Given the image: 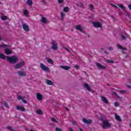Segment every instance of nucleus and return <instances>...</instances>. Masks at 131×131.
<instances>
[{
	"label": "nucleus",
	"instance_id": "obj_15",
	"mask_svg": "<svg viewBox=\"0 0 131 131\" xmlns=\"http://www.w3.org/2000/svg\"><path fill=\"white\" fill-rule=\"evenodd\" d=\"M41 21L42 23H43V24H47V18L42 16V15H41Z\"/></svg>",
	"mask_w": 131,
	"mask_h": 131
},
{
	"label": "nucleus",
	"instance_id": "obj_5",
	"mask_svg": "<svg viewBox=\"0 0 131 131\" xmlns=\"http://www.w3.org/2000/svg\"><path fill=\"white\" fill-rule=\"evenodd\" d=\"M25 65V61H21L19 63H17L15 66L14 68L15 69H20V68L23 67Z\"/></svg>",
	"mask_w": 131,
	"mask_h": 131
},
{
	"label": "nucleus",
	"instance_id": "obj_25",
	"mask_svg": "<svg viewBox=\"0 0 131 131\" xmlns=\"http://www.w3.org/2000/svg\"><path fill=\"white\" fill-rule=\"evenodd\" d=\"M64 18H65V13H63V12H61V21H63V20H64Z\"/></svg>",
	"mask_w": 131,
	"mask_h": 131
},
{
	"label": "nucleus",
	"instance_id": "obj_45",
	"mask_svg": "<svg viewBox=\"0 0 131 131\" xmlns=\"http://www.w3.org/2000/svg\"><path fill=\"white\" fill-rule=\"evenodd\" d=\"M22 101H23V103H24L25 104L27 103V101L26 100L24 99V98L23 99Z\"/></svg>",
	"mask_w": 131,
	"mask_h": 131
},
{
	"label": "nucleus",
	"instance_id": "obj_9",
	"mask_svg": "<svg viewBox=\"0 0 131 131\" xmlns=\"http://www.w3.org/2000/svg\"><path fill=\"white\" fill-rule=\"evenodd\" d=\"M13 52L12 50L9 49H5V53L6 55H11V54H12Z\"/></svg>",
	"mask_w": 131,
	"mask_h": 131
},
{
	"label": "nucleus",
	"instance_id": "obj_3",
	"mask_svg": "<svg viewBox=\"0 0 131 131\" xmlns=\"http://www.w3.org/2000/svg\"><path fill=\"white\" fill-rule=\"evenodd\" d=\"M51 45H52V46L51 47L52 50L54 51H57L58 50V43L55 40H53Z\"/></svg>",
	"mask_w": 131,
	"mask_h": 131
},
{
	"label": "nucleus",
	"instance_id": "obj_11",
	"mask_svg": "<svg viewBox=\"0 0 131 131\" xmlns=\"http://www.w3.org/2000/svg\"><path fill=\"white\" fill-rule=\"evenodd\" d=\"M94 26L95 27L101 28H102V24L99 22L94 23Z\"/></svg>",
	"mask_w": 131,
	"mask_h": 131
},
{
	"label": "nucleus",
	"instance_id": "obj_62",
	"mask_svg": "<svg viewBox=\"0 0 131 131\" xmlns=\"http://www.w3.org/2000/svg\"><path fill=\"white\" fill-rule=\"evenodd\" d=\"M101 51H104V48H101Z\"/></svg>",
	"mask_w": 131,
	"mask_h": 131
},
{
	"label": "nucleus",
	"instance_id": "obj_49",
	"mask_svg": "<svg viewBox=\"0 0 131 131\" xmlns=\"http://www.w3.org/2000/svg\"><path fill=\"white\" fill-rule=\"evenodd\" d=\"M113 94H114V95H115V96H116V97H117L118 95H117V94L116 93V92L113 91Z\"/></svg>",
	"mask_w": 131,
	"mask_h": 131
},
{
	"label": "nucleus",
	"instance_id": "obj_34",
	"mask_svg": "<svg viewBox=\"0 0 131 131\" xmlns=\"http://www.w3.org/2000/svg\"><path fill=\"white\" fill-rule=\"evenodd\" d=\"M24 15L25 16H27V15H28V11H27V10H25L24 12H23Z\"/></svg>",
	"mask_w": 131,
	"mask_h": 131
},
{
	"label": "nucleus",
	"instance_id": "obj_32",
	"mask_svg": "<svg viewBox=\"0 0 131 131\" xmlns=\"http://www.w3.org/2000/svg\"><path fill=\"white\" fill-rule=\"evenodd\" d=\"M1 19H2V20H3V21H6V20H7V19H8V18L6 16H2L1 17Z\"/></svg>",
	"mask_w": 131,
	"mask_h": 131
},
{
	"label": "nucleus",
	"instance_id": "obj_43",
	"mask_svg": "<svg viewBox=\"0 0 131 131\" xmlns=\"http://www.w3.org/2000/svg\"><path fill=\"white\" fill-rule=\"evenodd\" d=\"M119 8H121V9L122 10H123V9H124V7H123V5H119Z\"/></svg>",
	"mask_w": 131,
	"mask_h": 131
},
{
	"label": "nucleus",
	"instance_id": "obj_18",
	"mask_svg": "<svg viewBox=\"0 0 131 131\" xmlns=\"http://www.w3.org/2000/svg\"><path fill=\"white\" fill-rule=\"evenodd\" d=\"M46 83L48 85H53L54 84V82H53V81H52L50 80H48V79L46 80Z\"/></svg>",
	"mask_w": 131,
	"mask_h": 131
},
{
	"label": "nucleus",
	"instance_id": "obj_8",
	"mask_svg": "<svg viewBox=\"0 0 131 131\" xmlns=\"http://www.w3.org/2000/svg\"><path fill=\"white\" fill-rule=\"evenodd\" d=\"M96 66L99 68V69H102V70H104V69H106V67H104V66H102L100 63H97Z\"/></svg>",
	"mask_w": 131,
	"mask_h": 131
},
{
	"label": "nucleus",
	"instance_id": "obj_24",
	"mask_svg": "<svg viewBox=\"0 0 131 131\" xmlns=\"http://www.w3.org/2000/svg\"><path fill=\"white\" fill-rule=\"evenodd\" d=\"M36 113L37 114H39V115H43V113L42 112V111L40 110H37Z\"/></svg>",
	"mask_w": 131,
	"mask_h": 131
},
{
	"label": "nucleus",
	"instance_id": "obj_60",
	"mask_svg": "<svg viewBox=\"0 0 131 131\" xmlns=\"http://www.w3.org/2000/svg\"><path fill=\"white\" fill-rule=\"evenodd\" d=\"M79 131H83V130H82V129L81 128H79Z\"/></svg>",
	"mask_w": 131,
	"mask_h": 131
},
{
	"label": "nucleus",
	"instance_id": "obj_27",
	"mask_svg": "<svg viewBox=\"0 0 131 131\" xmlns=\"http://www.w3.org/2000/svg\"><path fill=\"white\" fill-rule=\"evenodd\" d=\"M76 6H77V7H80V8H83V4L81 3H79V4H76Z\"/></svg>",
	"mask_w": 131,
	"mask_h": 131
},
{
	"label": "nucleus",
	"instance_id": "obj_46",
	"mask_svg": "<svg viewBox=\"0 0 131 131\" xmlns=\"http://www.w3.org/2000/svg\"><path fill=\"white\" fill-rule=\"evenodd\" d=\"M75 68H76V69H79V66L75 65Z\"/></svg>",
	"mask_w": 131,
	"mask_h": 131
},
{
	"label": "nucleus",
	"instance_id": "obj_36",
	"mask_svg": "<svg viewBox=\"0 0 131 131\" xmlns=\"http://www.w3.org/2000/svg\"><path fill=\"white\" fill-rule=\"evenodd\" d=\"M0 48H6V44L0 45Z\"/></svg>",
	"mask_w": 131,
	"mask_h": 131
},
{
	"label": "nucleus",
	"instance_id": "obj_4",
	"mask_svg": "<svg viewBox=\"0 0 131 131\" xmlns=\"http://www.w3.org/2000/svg\"><path fill=\"white\" fill-rule=\"evenodd\" d=\"M40 68H41V69H42V70H43V71H47V72H50L51 71V70H50V68L46 66L42 63H40Z\"/></svg>",
	"mask_w": 131,
	"mask_h": 131
},
{
	"label": "nucleus",
	"instance_id": "obj_13",
	"mask_svg": "<svg viewBox=\"0 0 131 131\" xmlns=\"http://www.w3.org/2000/svg\"><path fill=\"white\" fill-rule=\"evenodd\" d=\"M83 86L85 88V89H86L87 90L89 91V92H91V86H90V85L88 83H84Z\"/></svg>",
	"mask_w": 131,
	"mask_h": 131
},
{
	"label": "nucleus",
	"instance_id": "obj_35",
	"mask_svg": "<svg viewBox=\"0 0 131 131\" xmlns=\"http://www.w3.org/2000/svg\"><path fill=\"white\" fill-rule=\"evenodd\" d=\"M51 121L53 122H56V123H58V121H57V120H56V119L54 118H51Z\"/></svg>",
	"mask_w": 131,
	"mask_h": 131
},
{
	"label": "nucleus",
	"instance_id": "obj_1",
	"mask_svg": "<svg viewBox=\"0 0 131 131\" xmlns=\"http://www.w3.org/2000/svg\"><path fill=\"white\" fill-rule=\"evenodd\" d=\"M0 58L3 60H6V59H7L9 63H10L11 64H16L18 60V57L16 56H13L9 57V56H6L4 54H0Z\"/></svg>",
	"mask_w": 131,
	"mask_h": 131
},
{
	"label": "nucleus",
	"instance_id": "obj_50",
	"mask_svg": "<svg viewBox=\"0 0 131 131\" xmlns=\"http://www.w3.org/2000/svg\"><path fill=\"white\" fill-rule=\"evenodd\" d=\"M110 17H111V18H113V19H116V18H115L114 17V16H113V15H110Z\"/></svg>",
	"mask_w": 131,
	"mask_h": 131
},
{
	"label": "nucleus",
	"instance_id": "obj_28",
	"mask_svg": "<svg viewBox=\"0 0 131 131\" xmlns=\"http://www.w3.org/2000/svg\"><path fill=\"white\" fill-rule=\"evenodd\" d=\"M89 9L91 10V11H93L94 10V5L90 4L89 5Z\"/></svg>",
	"mask_w": 131,
	"mask_h": 131
},
{
	"label": "nucleus",
	"instance_id": "obj_42",
	"mask_svg": "<svg viewBox=\"0 0 131 131\" xmlns=\"http://www.w3.org/2000/svg\"><path fill=\"white\" fill-rule=\"evenodd\" d=\"M115 107H118V106H119V104H118V102H115Z\"/></svg>",
	"mask_w": 131,
	"mask_h": 131
},
{
	"label": "nucleus",
	"instance_id": "obj_14",
	"mask_svg": "<svg viewBox=\"0 0 131 131\" xmlns=\"http://www.w3.org/2000/svg\"><path fill=\"white\" fill-rule=\"evenodd\" d=\"M101 98V100L103 102H104L105 104H108V100L106 97L104 96H100Z\"/></svg>",
	"mask_w": 131,
	"mask_h": 131
},
{
	"label": "nucleus",
	"instance_id": "obj_51",
	"mask_svg": "<svg viewBox=\"0 0 131 131\" xmlns=\"http://www.w3.org/2000/svg\"><path fill=\"white\" fill-rule=\"evenodd\" d=\"M64 50H67V51H68V52H70V50H69V49H68L67 48H64Z\"/></svg>",
	"mask_w": 131,
	"mask_h": 131
},
{
	"label": "nucleus",
	"instance_id": "obj_57",
	"mask_svg": "<svg viewBox=\"0 0 131 131\" xmlns=\"http://www.w3.org/2000/svg\"><path fill=\"white\" fill-rule=\"evenodd\" d=\"M104 54L108 55V54H109V53H107V51H104Z\"/></svg>",
	"mask_w": 131,
	"mask_h": 131
},
{
	"label": "nucleus",
	"instance_id": "obj_20",
	"mask_svg": "<svg viewBox=\"0 0 131 131\" xmlns=\"http://www.w3.org/2000/svg\"><path fill=\"white\" fill-rule=\"evenodd\" d=\"M27 4L28 5V6H31L32 5H33V2H32V0H27Z\"/></svg>",
	"mask_w": 131,
	"mask_h": 131
},
{
	"label": "nucleus",
	"instance_id": "obj_56",
	"mask_svg": "<svg viewBox=\"0 0 131 131\" xmlns=\"http://www.w3.org/2000/svg\"><path fill=\"white\" fill-rule=\"evenodd\" d=\"M42 3H43V4H45L46 3V1H45V0H42Z\"/></svg>",
	"mask_w": 131,
	"mask_h": 131
},
{
	"label": "nucleus",
	"instance_id": "obj_33",
	"mask_svg": "<svg viewBox=\"0 0 131 131\" xmlns=\"http://www.w3.org/2000/svg\"><path fill=\"white\" fill-rule=\"evenodd\" d=\"M75 28L76 29H77V30H78V29H80L81 28V26L80 25L76 26Z\"/></svg>",
	"mask_w": 131,
	"mask_h": 131
},
{
	"label": "nucleus",
	"instance_id": "obj_30",
	"mask_svg": "<svg viewBox=\"0 0 131 131\" xmlns=\"http://www.w3.org/2000/svg\"><path fill=\"white\" fill-rule=\"evenodd\" d=\"M126 35H121V38L122 40H125L126 39V37H125Z\"/></svg>",
	"mask_w": 131,
	"mask_h": 131
},
{
	"label": "nucleus",
	"instance_id": "obj_2",
	"mask_svg": "<svg viewBox=\"0 0 131 131\" xmlns=\"http://www.w3.org/2000/svg\"><path fill=\"white\" fill-rule=\"evenodd\" d=\"M111 127V123L108 120H104L102 123V128L105 129Z\"/></svg>",
	"mask_w": 131,
	"mask_h": 131
},
{
	"label": "nucleus",
	"instance_id": "obj_31",
	"mask_svg": "<svg viewBox=\"0 0 131 131\" xmlns=\"http://www.w3.org/2000/svg\"><path fill=\"white\" fill-rule=\"evenodd\" d=\"M119 92L120 93V94H122L123 95L126 94V91L125 90H120Z\"/></svg>",
	"mask_w": 131,
	"mask_h": 131
},
{
	"label": "nucleus",
	"instance_id": "obj_37",
	"mask_svg": "<svg viewBox=\"0 0 131 131\" xmlns=\"http://www.w3.org/2000/svg\"><path fill=\"white\" fill-rule=\"evenodd\" d=\"M57 2H58V3L59 4H63V3H64V0H57Z\"/></svg>",
	"mask_w": 131,
	"mask_h": 131
},
{
	"label": "nucleus",
	"instance_id": "obj_61",
	"mask_svg": "<svg viewBox=\"0 0 131 131\" xmlns=\"http://www.w3.org/2000/svg\"><path fill=\"white\" fill-rule=\"evenodd\" d=\"M125 58H128V55H126L125 57Z\"/></svg>",
	"mask_w": 131,
	"mask_h": 131
},
{
	"label": "nucleus",
	"instance_id": "obj_6",
	"mask_svg": "<svg viewBox=\"0 0 131 131\" xmlns=\"http://www.w3.org/2000/svg\"><path fill=\"white\" fill-rule=\"evenodd\" d=\"M17 74L19 76H21V77H24L27 75V74L25 71H18L17 72Z\"/></svg>",
	"mask_w": 131,
	"mask_h": 131
},
{
	"label": "nucleus",
	"instance_id": "obj_21",
	"mask_svg": "<svg viewBox=\"0 0 131 131\" xmlns=\"http://www.w3.org/2000/svg\"><path fill=\"white\" fill-rule=\"evenodd\" d=\"M117 47L121 49V50H123V51H126V50H127L126 48H123L121 45H120V44H118Z\"/></svg>",
	"mask_w": 131,
	"mask_h": 131
},
{
	"label": "nucleus",
	"instance_id": "obj_19",
	"mask_svg": "<svg viewBox=\"0 0 131 131\" xmlns=\"http://www.w3.org/2000/svg\"><path fill=\"white\" fill-rule=\"evenodd\" d=\"M60 68H62V69H64V70H69V69H70L71 67H68V66H61Z\"/></svg>",
	"mask_w": 131,
	"mask_h": 131
},
{
	"label": "nucleus",
	"instance_id": "obj_40",
	"mask_svg": "<svg viewBox=\"0 0 131 131\" xmlns=\"http://www.w3.org/2000/svg\"><path fill=\"white\" fill-rule=\"evenodd\" d=\"M126 16H127V17H128L130 19V14H129L128 12H126Z\"/></svg>",
	"mask_w": 131,
	"mask_h": 131
},
{
	"label": "nucleus",
	"instance_id": "obj_38",
	"mask_svg": "<svg viewBox=\"0 0 131 131\" xmlns=\"http://www.w3.org/2000/svg\"><path fill=\"white\" fill-rule=\"evenodd\" d=\"M72 122L73 124H74V125H76V124H77V122L76 121L73 120Z\"/></svg>",
	"mask_w": 131,
	"mask_h": 131
},
{
	"label": "nucleus",
	"instance_id": "obj_7",
	"mask_svg": "<svg viewBox=\"0 0 131 131\" xmlns=\"http://www.w3.org/2000/svg\"><path fill=\"white\" fill-rule=\"evenodd\" d=\"M23 28L26 32H28V31H29V27L25 24H23Z\"/></svg>",
	"mask_w": 131,
	"mask_h": 131
},
{
	"label": "nucleus",
	"instance_id": "obj_16",
	"mask_svg": "<svg viewBox=\"0 0 131 131\" xmlns=\"http://www.w3.org/2000/svg\"><path fill=\"white\" fill-rule=\"evenodd\" d=\"M115 118L118 121H122L121 118H120V116H119V115H117V114H115Z\"/></svg>",
	"mask_w": 131,
	"mask_h": 131
},
{
	"label": "nucleus",
	"instance_id": "obj_64",
	"mask_svg": "<svg viewBox=\"0 0 131 131\" xmlns=\"http://www.w3.org/2000/svg\"><path fill=\"white\" fill-rule=\"evenodd\" d=\"M107 85H110V84H109L108 83L107 84Z\"/></svg>",
	"mask_w": 131,
	"mask_h": 131
},
{
	"label": "nucleus",
	"instance_id": "obj_52",
	"mask_svg": "<svg viewBox=\"0 0 131 131\" xmlns=\"http://www.w3.org/2000/svg\"><path fill=\"white\" fill-rule=\"evenodd\" d=\"M128 8L131 10V5H129Z\"/></svg>",
	"mask_w": 131,
	"mask_h": 131
},
{
	"label": "nucleus",
	"instance_id": "obj_58",
	"mask_svg": "<svg viewBox=\"0 0 131 131\" xmlns=\"http://www.w3.org/2000/svg\"><path fill=\"white\" fill-rule=\"evenodd\" d=\"M65 110H67L68 112H69V110H68V108L66 107V108H65Z\"/></svg>",
	"mask_w": 131,
	"mask_h": 131
},
{
	"label": "nucleus",
	"instance_id": "obj_23",
	"mask_svg": "<svg viewBox=\"0 0 131 131\" xmlns=\"http://www.w3.org/2000/svg\"><path fill=\"white\" fill-rule=\"evenodd\" d=\"M105 61L106 62V63H108V64H113V63H114V61L112 60L105 59Z\"/></svg>",
	"mask_w": 131,
	"mask_h": 131
},
{
	"label": "nucleus",
	"instance_id": "obj_59",
	"mask_svg": "<svg viewBox=\"0 0 131 131\" xmlns=\"http://www.w3.org/2000/svg\"><path fill=\"white\" fill-rule=\"evenodd\" d=\"M69 129H70V131H74L73 129H72V128H70Z\"/></svg>",
	"mask_w": 131,
	"mask_h": 131
},
{
	"label": "nucleus",
	"instance_id": "obj_10",
	"mask_svg": "<svg viewBox=\"0 0 131 131\" xmlns=\"http://www.w3.org/2000/svg\"><path fill=\"white\" fill-rule=\"evenodd\" d=\"M83 122L86 123V124H91L92 123V120H86L85 118H83L82 120Z\"/></svg>",
	"mask_w": 131,
	"mask_h": 131
},
{
	"label": "nucleus",
	"instance_id": "obj_39",
	"mask_svg": "<svg viewBox=\"0 0 131 131\" xmlns=\"http://www.w3.org/2000/svg\"><path fill=\"white\" fill-rule=\"evenodd\" d=\"M55 130L56 131H62V129H61V128L56 127L55 128Z\"/></svg>",
	"mask_w": 131,
	"mask_h": 131
},
{
	"label": "nucleus",
	"instance_id": "obj_26",
	"mask_svg": "<svg viewBox=\"0 0 131 131\" xmlns=\"http://www.w3.org/2000/svg\"><path fill=\"white\" fill-rule=\"evenodd\" d=\"M63 12H66V13H68L69 12V7H64L63 8Z\"/></svg>",
	"mask_w": 131,
	"mask_h": 131
},
{
	"label": "nucleus",
	"instance_id": "obj_29",
	"mask_svg": "<svg viewBox=\"0 0 131 131\" xmlns=\"http://www.w3.org/2000/svg\"><path fill=\"white\" fill-rule=\"evenodd\" d=\"M6 128L7 129H9V130H11V131H14V129L12 128V127L11 126H6Z\"/></svg>",
	"mask_w": 131,
	"mask_h": 131
},
{
	"label": "nucleus",
	"instance_id": "obj_54",
	"mask_svg": "<svg viewBox=\"0 0 131 131\" xmlns=\"http://www.w3.org/2000/svg\"><path fill=\"white\" fill-rule=\"evenodd\" d=\"M127 87L128 88V89H131L130 85H127Z\"/></svg>",
	"mask_w": 131,
	"mask_h": 131
},
{
	"label": "nucleus",
	"instance_id": "obj_55",
	"mask_svg": "<svg viewBox=\"0 0 131 131\" xmlns=\"http://www.w3.org/2000/svg\"><path fill=\"white\" fill-rule=\"evenodd\" d=\"M6 48H10V45H6Z\"/></svg>",
	"mask_w": 131,
	"mask_h": 131
},
{
	"label": "nucleus",
	"instance_id": "obj_53",
	"mask_svg": "<svg viewBox=\"0 0 131 131\" xmlns=\"http://www.w3.org/2000/svg\"><path fill=\"white\" fill-rule=\"evenodd\" d=\"M79 31H80V32H82V29L81 28V29H78Z\"/></svg>",
	"mask_w": 131,
	"mask_h": 131
},
{
	"label": "nucleus",
	"instance_id": "obj_12",
	"mask_svg": "<svg viewBox=\"0 0 131 131\" xmlns=\"http://www.w3.org/2000/svg\"><path fill=\"white\" fill-rule=\"evenodd\" d=\"M16 109L17 110H19V111H23V112L25 111V108H24V107L22 106H19V105L16 106Z\"/></svg>",
	"mask_w": 131,
	"mask_h": 131
},
{
	"label": "nucleus",
	"instance_id": "obj_63",
	"mask_svg": "<svg viewBox=\"0 0 131 131\" xmlns=\"http://www.w3.org/2000/svg\"><path fill=\"white\" fill-rule=\"evenodd\" d=\"M0 40H2V37H0Z\"/></svg>",
	"mask_w": 131,
	"mask_h": 131
},
{
	"label": "nucleus",
	"instance_id": "obj_17",
	"mask_svg": "<svg viewBox=\"0 0 131 131\" xmlns=\"http://www.w3.org/2000/svg\"><path fill=\"white\" fill-rule=\"evenodd\" d=\"M37 100H39V101L42 100V95L39 93H37Z\"/></svg>",
	"mask_w": 131,
	"mask_h": 131
},
{
	"label": "nucleus",
	"instance_id": "obj_22",
	"mask_svg": "<svg viewBox=\"0 0 131 131\" xmlns=\"http://www.w3.org/2000/svg\"><path fill=\"white\" fill-rule=\"evenodd\" d=\"M47 62L49 63V64H51V65H54V61L51 58L47 59Z\"/></svg>",
	"mask_w": 131,
	"mask_h": 131
},
{
	"label": "nucleus",
	"instance_id": "obj_48",
	"mask_svg": "<svg viewBox=\"0 0 131 131\" xmlns=\"http://www.w3.org/2000/svg\"><path fill=\"white\" fill-rule=\"evenodd\" d=\"M17 99H18V100H23L22 96H18Z\"/></svg>",
	"mask_w": 131,
	"mask_h": 131
},
{
	"label": "nucleus",
	"instance_id": "obj_41",
	"mask_svg": "<svg viewBox=\"0 0 131 131\" xmlns=\"http://www.w3.org/2000/svg\"><path fill=\"white\" fill-rule=\"evenodd\" d=\"M111 6H112V7H114L116 9H117V8H118L116 5L113 4H111Z\"/></svg>",
	"mask_w": 131,
	"mask_h": 131
},
{
	"label": "nucleus",
	"instance_id": "obj_47",
	"mask_svg": "<svg viewBox=\"0 0 131 131\" xmlns=\"http://www.w3.org/2000/svg\"><path fill=\"white\" fill-rule=\"evenodd\" d=\"M5 106L6 107V108H9V105H8V103L7 102H5Z\"/></svg>",
	"mask_w": 131,
	"mask_h": 131
},
{
	"label": "nucleus",
	"instance_id": "obj_44",
	"mask_svg": "<svg viewBox=\"0 0 131 131\" xmlns=\"http://www.w3.org/2000/svg\"><path fill=\"white\" fill-rule=\"evenodd\" d=\"M108 49L109 50V51H113V47H110L108 48Z\"/></svg>",
	"mask_w": 131,
	"mask_h": 131
}]
</instances>
